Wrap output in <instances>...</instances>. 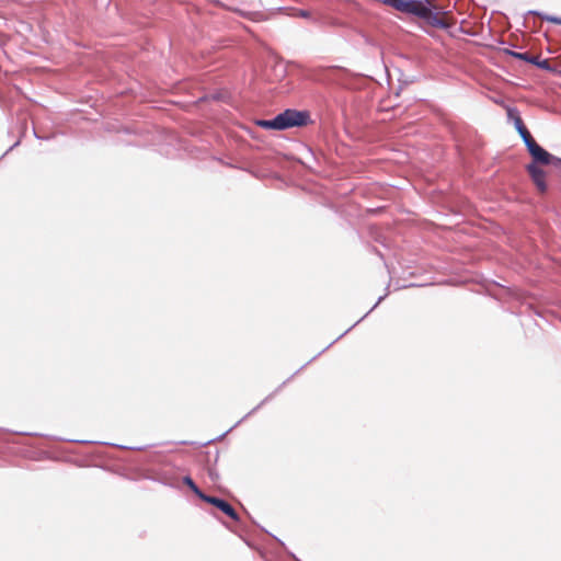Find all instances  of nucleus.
<instances>
[{"label":"nucleus","instance_id":"nucleus-1","mask_svg":"<svg viewBox=\"0 0 561 561\" xmlns=\"http://www.w3.org/2000/svg\"><path fill=\"white\" fill-rule=\"evenodd\" d=\"M399 12L419 18L425 25L438 30H449L450 24L438 16V8L432 0H380Z\"/></svg>","mask_w":561,"mask_h":561},{"label":"nucleus","instance_id":"nucleus-2","mask_svg":"<svg viewBox=\"0 0 561 561\" xmlns=\"http://www.w3.org/2000/svg\"><path fill=\"white\" fill-rule=\"evenodd\" d=\"M387 297V293L380 296L376 304L353 325H351L347 330H345L342 334H340L334 341H332L328 346H325L322 351H320L317 355H314L310 360H308L305 365H302L299 369H297L290 377H288L282 385H279L272 393H270L265 399H263L255 408H253L244 417L255 413L259 409H261L266 402H268L280 389L289 382L296 375H298L306 366H308L311 362H313L318 356L323 354L327 350H329L336 341L345 336L353 328H355L360 321H363L373 310L377 308V306Z\"/></svg>","mask_w":561,"mask_h":561},{"label":"nucleus","instance_id":"nucleus-3","mask_svg":"<svg viewBox=\"0 0 561 561\" xmlns=\"http://www.w3.org/2000/svg\"><path fill=\"white\" fill-rule=\"evenodd\" d=\"M283 129L302 128L313 124L311 113L308 110L285 108L279 113Z\"/></svg>","mask_w":561,"mask_h":561},{"label":"nucleus","instance_id":"nucleus-4","mask_svg":"<svg viewBox=\"0 0 561 561\" xmlns=\"http://www.w3.org/2000/svg\"><path fill=\"white\" fill-rule=\"evenodd\" d=\"M526 150L531 157L530 163H535V165H550L561 170V158L546 150L536 140L529 142Z\"/></svg>","mask_w":561,"mask_h":561},{"label":"nucleus","instance_id":"nucleus-5","mask_svg":"<svg viewBox=\"0 0 561 561\" xmlns=\"http://www.w3.org/2000/svg\"><path fill=\"white\" fill-rule=\"evenodd\" d=\"M215 510L220 512L222 515H225L226 517H228L231 522H233L234 524L239 525L241 523V518H240V515L238 514V512L236 511V508L225 499L222 497H219V496H216V495H213V518H216L217 520H219L226 528L230 529L231 531H234V529H232L229 524H227L226 522H224L221 519L220 516H218L216 513H215Z\"/></svg>","mask_w":561,"mask_h":561},{"label":"nucleus","instance_id":"nucleus-6","mask_svg":"<svg viewBox=\"0 0 561 561\" xmlns=\"http://www.w3.org/2000/svg\"><path fill=\"white\" fill-rule=\"evenodd\" d=\"M506 117L510 123L514 125L515 130L522 138L525 147L529 145V142L535 141L534 137L531 136L530 131L528 130L527 126L525 125L520 112L515 106H508L506 108Z\"/></svg>","mask_w":561,"mask_h":561},{"label":"nucleus","instance_id":"nucleus-7","mask_svg":"<svg viewBox=\"0 0 561 561\" xmlns=\"http://www.w3.org/2000/svg\"><path fill=\"white\" fill-rule=\"evenodd\" d=\"M525 170L538 194L542 196L546 195L549 192V184L547 182V171L542 169L540 165H535V163L526 164Z\"/></svg>","mask_w":561,"mask_h":561},{"label":"nucleus","instance_id":"nucleus-8","mask_svg":"<svg viewBox=\"0 0 561 561\" xmlns=\"http://www.w3.org/2000/svg\"><path fill=\"white\" fill-rule=\"evenodd\" d=\"M256 125L266 130H277V131L284 130L279 113L276 114L272 118L256 121Z\"/></svg>","mask_w":561,"mask_h":561},{"label":"nucleus","instance_id":"nucleus-9","mask_svg":"<svg viewBox=\"0 0 561 561\" xmlns=\"http://www.w3.org/2000/svg\"><path fill=\"white\" fill-rule=\"evenodd\" d=\"M215 82L213 81V85ZM213 102H222L226 104H232L233 103V95L231 91L227 88H219L215 89L213 87V95H211Z\"/></svg>","mask_w":561,"mask_h":561},{"label":"nucleus","instance_id":"nucleus-10","mask_svg":"<svg viewBox=\"0 0 561 561\" xmlns=\"http://www.w3.org/2000/svg\"><path fill=\"white\" fill-rule=\"evenodd\" d=\"M506 53L517 60L525 61L530 65L537 64V56H533L528 53H518L514 50H507Z\"/></svg>","mask_w":561,"mask_h":561},{"label":"nucleus","instance_id":"nucleus-11","mask_svg":"<svg viewBox=\"0 0 561 561\" xmlns=\"http://www.w3.org/2000/svg\"><path fill=\"white\" fill-rule=\"evenodd\" d=\"M527 14H529V15H538L542 20H545V21H547L549 23L561 25V16H558V15H551V14L543 13V12L538 11V10H529L527 12Z\"/></svg>","mask_w":561,"mask_h":561},{"label":"nucleus","instance_id":"nucleus-12","mask_svg":"<svg viewBox=\"0 0 561 561\" xmlns=\"http://www.w3.org/2000/svg\"><path fill=\"white\" fill-rule=\"evenodd\" d=\"M260 528H261L264 533H266V534H268L271 537H273V539H274V540H275V541H276L280 547H283V549L285 550V552L287 553V556H288L290 559H293L294 561H301L299 558H297V556H296L294 552H291V551H289V550L287 549V547H286V545L284 543V541H282V540H280L279 538H277L276 536H274V535L270 534V533H268L264 527H261V526H260Z\"/></svg>","mask_w":561,"mask_h":561},{"label":"nucleus","instance_id":"nucleus-13","mask_svg":"<svg viewBox=\"0 0 561 561\" xmlns=\"http://www.w3.org/2000/svg\"><path fill=\"white\" fill-rule=\"evenodd\" d=\"M185 483L205 502L210 503V495L202 493L198 488L195 485L193 480L188 477L185 478Z\"/></svg>","mask_w":561,"mask_h":561},{"label":"nucleus","instance_id":"nucleus-14","mask_svg":"<svg viewBox=\"0 0 561 561\" xmlns=\"http://www.w3.org/2000/svg\"><path fill=\"white\" fill-rule=\"evenodd\" d=\"M534 66H537L538 68L545 69V70H549L550 69L549 60L548 59H540L539 57H537V64H535Z\"/></svg>","mask_w":561,"mask_h":561},{"label":"nucleus","instance_id":"nucleus-15","mask_svg":"<svg viewBox=\"0 0 561 561\" xmlns=\"http://www.w3.org/2000/svg\"><path fill=\"white\" fill-rule=\"evenodd\" d=\"M211 476H213V491L218 490V491L225 493V490L216 484V480L218 479V473L216 472V470L214 468H213Z\"/></svg>","mask_w":561,"mask_h":561},{"label":"nucleus","instance_id":"nucleus-16","mask_svg":"<svg viewBox=\"0 0 561 561\" xmlns=\"http://www.w3.org/2000/svg\"><path fill=\"white\" fill-rule=\"evenodd\" d=\"M296 15L302 19H310L312 14L308 10L298 9Z\"/></svg>","mask_w":561,"mask_h":561},{"label":"nucleus","instance_id":"nucleus-17","mask_svg":"<svg viewBox=\"0 0 561 561\" xmlns=\"http://www.w3.org/2000/svg\"><path fill=\"white\" fill-rule=\"evenodd\" d=\"M239 423H240V421H239L236 425H233L232 427H230L228 431H226V432H224V433L219 434V435H218V436H216V437H213V444H215L216 442L221 440V439H222V438H224V437H225L229 432H231V431L233 430V427H236Z\"/></svg>","mask_w":561,"mask_h":561},{"label":"nucleus","instance_id":"nucleus-18","mask_svg":"<svg viewBox=\"0 0 561 561\" xmlns=\"http://www.w3.org/2000/svg\"><path fill=\"white\" fill-rule=\"evenodd\" d=\"M455 138H456V141H457V147H458V149H459V151H460V152H461V150H462L463 148L469 147V145H467V144L465 142V140H461L458 136H455Z\"/></svg>","mask_w":561,"mask_h":561},{"label":"nucleus","instance_id":"nucleus-19","mask_svg":"<svg viewBox=\"0 0 561 561\" xmlns=\"http://www.w3.org/2000/svg\"><path fill=\"white\" fill-rule=\"evenodd\" d=\"M239 538H240V539H243V540H244V542H245V545H247L248 547H250L251 549H254V550H257V551L260 550V549H259L256 546H254L250 540L244 539L242 535H239Z\"/></svg>","mask_w":561,"mask_h":561},{"label":"nucleus","instance_id":"nucleus-20","mask_svg":"<svg viewBox=\"0 0 561 561\" xmlns=\"http://www.w3.org/2000/svg\"><path fill=\"white\" fill-rule=\"evenodd\" d=\"M239 538H240V539H243V540H244V542H245V545H247L248 547H250L251 549H254V550H257V551L260 550V549H259L256 546H254L250 540L244 539L242 535H239Z\"/></svg>","mask_w":561,"mask_h":561},{"label":"nucleus","instance_id":"nucleus-21","mask_svg":"<svg viewBox=\"0 0 561 561\" xmlns=\"http://www.w3.org/2000/svg\"><path fill=\"white\" fill-rule=\"evenodd\" d=\"M259 553H260L261 558H262L264 561H271L270 559H267L266 553H265V551H264V550L260 549V550H259Z\"/></svg>","mask_w":561,"mask_h":561},{"label":"nucleus","instance_id":"nucleus-22","mask_svg":"<svg viewBox=\"0 0 561 561\" xmlns=\"http://www.w3.org/2000/svg\"><path fill=\"white\" fill-rule=\"evenodd\" d=\"M374 251L377 254V256H379L381 260H383V254L378 249L374 248Z\"/></svg>","mask_w":561,"mask_h":561},{"label":"nucleus","instance_id":"nucleus-23","mask_svg":"<svg viewBox=\"0 0 561 561\" xmlns=\"http://www.w3.org/2000/svg\"><path fill=\"white\" fill-rule=\"evenodd\" d=\"M308 151L310 152V154L312 156L313 160H316V156H314V152L313 150L311 149V147H307Z\"/></svg>","mask_w":561,"mask_h":561},{"label":"nucleus","instance_id":"nucleus-24","mask_svg":"<svg viewBox=\"0 0 561 561\" xmlns=\"http://www.w3.org/2000/svg\"><path fill=\"white\" fill-rule=\"evenodd\" d=\"M480 146H481V145L477 142V144L472 147V149H471V150H472V151H474L476 149L480 148Z\"/></svg>","mask_w":561,"mask_h":561},{"label":"nucleus","instance_id":"nucleus-25","mask_svg":"<svg viewBox=\"0 0 561 561\" xmlns=\"http://www.w3.org/2000/svg\"><path fill=\"white\" fill-rule=\"evenodd\" d=\"M491 283H492V285H494V286L503 287L501 284H499V283H497V282H495V280H492Z\"/></svg>","mask_w":561,"mask_h":561},{"label":"nucleus","instance_id":"nucleus-26","mask_svg":"<svg viewBox=\"0 0 561 561\" xmlns=\"http://www.w3.org/2000/svg\"><path fill=\"white\" fill-rule=\"evenodd\" d=\"M460 31H461L462 33H465L466 35H472L471 33H469V32L465 31L462 27H460Z\"/></svg>","mask_w":561,"mask_h":561},{"label":"nucleus","instance_id":"nucleus-27","mask_svg":"<svg viewBox=\"0 0 561 561\" xmlns=\"http://www.w3.org/2000/svg\"><path fill=\"white\" fill-rule=\"evenodd\" d=\"M217 458H218V450H216V457H215V459L213 460V465H214L215 462H217Z\"/></svg>","mask_w":561,"mask_h":561},{"label":"nucleus","instance_id":"nucleus-28","mask_svg":"<svg viewBox=\"0 0 561 561\" xmlns=\"http://www.w3.org/2000/svg\"><path fill=\"white\" fill-rule=\"evenodd\" d=\"M211 3H213V5H216V4H219V1H217V0H211Z\"/></svg>","mask_w":561,"mask_h":561},{"label":"nucleus","instance_id":"nucleus-29","mask_svg":"<svg viewBox=\"0 0 561 561\" xmlns=\"http://www.w3.org/2000/svg\"><path fill=\"white\" fill-rule=\"evenodd\" d=\"M414 286H416V285L415 284H409L405 287H414Z\"/></svg>","mask_w":561,"mask_h":561},{"label":"nucleus","instance_id":"nucleus-30","mask_svg":"<svg viewBox=\"0 0 561 561\" xmlns=\"http://www.w3.org/2000/svg\"><path fill=\"white\" fill-rule=\"evenodd\" d=\"M535 314H536V316H539V317L541 316V314H540V312H539L538 310H535Z\"/></svg>","mask_w":561,"mask_h":561}]
</instances>
